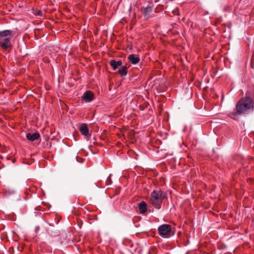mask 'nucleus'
<instances>
[{
    "label": "nucleus",
    "mask_w": 254,
    "mask_h": 254,
    "mask_svg": "<svg viewBox=\"0 0 254 254\" xmlns=\"http://www.w3.org/2000/svg\"><path fill=\"white\" fill-rule=\"evenodd\" d=\"M236 111L231 112L229 116L234 120H238L239 116L247 114L254 109V104L252 98L245 97L240 99L236 106Z\"/></svg>",
    "instance_id": "nucleus-1"
},
{
    "label": "nucleus",
    "mask_w": 254,
    "mask_h": 254,
    "mask_svg": "<svg viewBox=\"0 0 254 254\" xmlns=\"http://www.w3.org/2000/svg\"><path fill=\"white\" fill-rule=\"evenodd\" d=\"M12 33L10 30L0 31V47L5 51L11 48L10 40L12 37Z\"/></svg>",
    "instance_id": "nucleus-2"
},
{
    "label": "nucleus",
    "mask_w": 254,
    "mask_h": 254,
    "mask_svg": "<svg viewBox=\"0 0 254 254\" xmlns=\"http://www.w3.org/2000/svg\"><path fill=\"white\" fill-rule=\"evenodd\" d=\"M164 197L165 194L162 191L154 190L150 194V202L155 208L159 209Z\"/></svg>",
    "instance_id": "nucleus-3"
},
{
    "label": "nucleus",
    "mask_w": 254,
    "mask_h": 254,
    "mask_svg": "<svg viewBox=\"0 0 254 254\" xmlns=\"http://www.w3.org/2000/svg\"><path fill=\"white\" fill-rule=\"evenodd\" d=\"M158 231L160 236L163 238H169L171 236L174 235V232H172L171 226L167 224L159 226Z\"/></svg>",
    "instance_id": "nucleus-4"
},
{
    "label": "nucleus",
    "mask_w": 254,
    "mask_h": 254,
    "mask_svg": "<svg viewBox=\"0 0 254 254\" xmlns=\"http://www.w3.org/2000/svg\"><path fill=\"white\" fill-rule=\"evenodd\" d=\"M94 98V94L89 90L85 91L82 96V100L86 103L91 102L93 100Z\"/></svg>",
    "instance_id": "nucleus-5"
},
{
    "label": "nucleus",
    "mask_w": 254,
    "mask_h": 254,
    "mask_svg": "<svg viewBox=\"0 0 254 254\" xmlns=\"http://www.w3.org/2000/svg\"><path fill=\"white\" fill-rule=\"evenodd\" d=\"M79 129L81 134L85 136L89 135V129L86 124H82L79 127Z\"/></svg>",
    "instance_id": "nucleus-6"
},
{
    "label": "nucleus",
    "mask_w": 254,
    "mask_h": 254,
    "mask_svg": "<svg viewBox=\"0 0 254 254\" xmlns=\"http://www.w3.org/2000/svg\"><path fill=\"white\" fill-rule=\"evenodd\" d=\"M122 64V61L121 60L118 61L112 60L110 62V64L114 70H116L119 66L121 67Z\"/></svg>",
    "instance_id": "nucleus-7"
},
{
    "label": "nucleus",
    "mask_w": 254,
    "mask_h": 254,
    "mask_svg": "<svg viewBox=\"0 0 254 254\" xmlns=\"http://www.w3.org/2000/svg\"><path fill=\"white\" fill-rule=\"evenodd\" d=\"M128 61L133 64H136L139 62V58L134 54H130L128 57Z\"/></svg>",
    "instance_id": "nucleus-8"
},
{
    "label": "nucleus",
    "mask_w": 254,
    "mask_h": 254,
    "mask_svg": "<svg viewBox=\"0 0 254 254\" xmlns=\"http://www.w3.org/2000/svg\"><path fill=\"white\" fill-rule=\"evenodd\" d=\"M40 137V134L38 132H34V133H28L26 134L27 138L30 141H34L38 139Z\"/></svg>",
    "instance_id": "nucleus-9"
},
{
    "label": "nucleus",
    "mask_w": 254,
    "mask_h": 254,
    "mask_svg": "<svg viewBox=\"0 0 254 254\" xmlns=\"http://www.w3.org/2000/svg\"><path fill=\"white\" fill-rule=\"evenodd\" d=\"M138 208L141 214H144L147 210V204L144 201H141L138 204Z\"/></svg>",
    "instance_id": "nucleus-10"
},
{
    "label": "nucleus",
    "mask_w": 254,
    "mask_h": 254,
    "mask_svg": "<svg viewBox=\"0 0 254 254\" xmlns=\"http://www.w3.org/2000/svg\"><path fill=\"white\" fill-rule=\"evenodd\" d=\"M118 73L121 76H126L127 73V67L126 66H122L118 70Z\"/></svg>",
    "instance_id": "nucleus-11"
},
{
    "label": "nucleus",
    "mask_w": 254,
    "mask_h": 254,
    "mask_svg": "<svg viewBox=\"0 0 254 254\" xmlns=\"http://www.w3.org/2000/svg\"><path fill=\"white\" fill-rule=\"evenodd\" d=\"M5 192L7 195H10L14 194L16 191L15 190L8 186H5L4 188Z\"/></svg>",
    "instance_id": "nucleus-12"
},
{
    "label": "nucleus",
    "mask_w": 254,
    "mask_h": 254,
    "mask_svg": "<svg viewBox=\"0 0 254 254\" xmlns=\"http://www.w3.org/2000/svg\"><path fill=\"white\" fill-rule=\"evenodd\" d=\"M152 8L150 6H147L143 10V14L146 16L149 15L150 13L152 11Z\"/></svg>",
    "instance_id": "nucleus-13"
},
{
    "label": "nucleus",
    "mask_w": 254,
    "mask_h": 254,
    "mask_svg": "<svg viewBox=\"0 0 254 254\" xmlns=\"http://www.w3.org/2000/svg\"><path fill=\"white\" fill-rule=\"evenodd\" d=\"M111 184V175L108 177L107 180L106 181V185L109 186Z\"/></svg>",
    "instance_id": "nucleus-14"
},
{
    "label": "nucleus",
    "mask_w": 254,
    "mask_h": 254,
    "mask_svg": "<svg viewBox=\"0 0 254 254\" xmlns=\"http://www.w3.org/2000/svg\"><path fill=\"white\" fill-rule=\"evenodd\" d=\"M42 14V12L41 10H38L36 13L37 16H41Z\"/></svg>",
    "instance_id": "nucleus-15"
},
{
    "label": "nucleus",
    "mask_w": 254,
    "mask_h": 254,
    "mask_svg": "<svg viewBox=\"0 0 254 254\" xmlns=\"http://www.w3.org/2000/svg\"><path fill=\"white\" fill-rule=\"evenodd\" d=\"M40 230V227L39 226H36L35 229V232L36 233H38Z\"/></svg>",
    "instance_id": "nucleus-16"
},
{
    "label": "nucleus",
    "mask_w": 254,
    "mask_h": 254,
    "mask_svg": "<svg viewBox=\"0 0 254 254\" xmlns=\"http://www.w3.org/2000/svg\"><path fill=\"white\" fill-rule=\"evenodd\" d=\"M76 160H77V162H80V161L78 160V157H77V156H76Z\"/></svg>",
    "instance_id": "nucleus-17"
}]
</instances>
